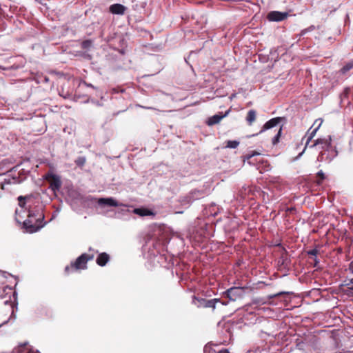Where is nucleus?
<instances>
[{"mask_svg": "<svg viewBox=\"0 0 353 353\" xmlns=\"http://www.w3.org/2000/svg\"><path fill=\"white\" fill-rule=\"evenodd\" d=\"M18 201L19 205L22 209L27 210L28 213V219L23 221V226L28 232H36L46 224V222L41 225L33 224V221L32 220V218H34L35 223H39L43 221L45 218L43 212V206L39 196H35L32 194L19 196Z\"/></svg>", "mask_w": 353, "mask_h": 353, "instance_id": "1", "label": "nucleus"}, {"mask_svg": "<svg viewBox=\"0 0 353 353\" xmlns=\"http://www.w3.org/2000/svg\"><path fill=\"white\" fill-rule=\"evenodd\" d=\"M192 303L198 307H212L213 309L215 308L216 303H221L222 305H226V303L221 302L219 299L207 300L203 298L196 297V296H193Z\"/></svg>", "mask_w": 353, "mask_h": 353, "instance_id": "2", "label": "nucleus"}, {"mask_svg": "<svg viewBox=\"0 0 353 353\" xmlns=\"http://www.w3.org/2000/svg\"><path fill=\"white\" fill-rule=\"evenodd\" d=\"M94 254H88L83 253L80 255L74 262L71 263V267L75 270L82 269L85 270L87 268V262L90 260L93 259Z\"/></svg>", "mask_w": 353, "mask_h": 353, "instance_id": "3", "label": "nucleus"}, {"mask_svg": "<svg viewBox=\"0 0 353 353\" xmlns=\"http://www.w3.org/2000/svg\"><path fill=\"white\" fill-rule=\"evenodd\" d=\"M44 179L49 181L50 188L52 191L56 192L60 190L62 183L59 175L50 172L46 174Z\"/></svg>", "mask_w": 353, "mask_h": 353, "instance_id": "4", "label": "nucleus"}, {"mask_svg": "<svg viewBox=\"0 0 353 353\" xmlns=\"http://www.w3.org/2000/svg\"><path fill=\"white\" fill-rule=\"evenodd\" d=\"M285 121V117H275V118H273L270 120H269L268 121H267L263 127V129L260 131V132H263V131L265 130H269V129H271L275 126H277V125H279V130L278 131V132H281L282 130H283V123Z\"/></svg>", "mask_w": 353, "mask_h": 353, "instance_id": "5", "label": "nucleus"}, {"mask_svg": "<svg viewBox=\"0 0 353 353\" xmlns=\"http://www.w3.org/2000/svg\"><path fill=\"white\" fill-rule=\"evenodd\" d=\"M244 288L232 287L226 290L223 294L230 301H235L237 299L243 296Z\"/></svg>", "mask_w": 353, "mask_h": 353, "instance_id": "6", "label": "nucleus"}, {"mask_svg": "<svg viewBox=\"0 0 353 353\" xmlns=\"http://www.w3.org/2000/svg\"><path fill=\"white\" fill-rule=\"evenodd\" d=\"M316 134H310L309 137L306 138L305 136L302 138L301 143H299L296 145V149L299 150L301 148V146L304 145L302 150L298 154V155L294 157L292 161H295L301 158V157L303 154L305 152V149L309 146L310 142L312 141L313 137L315 136Z\"/></svg>", "mask_w": 353, "mask_h": 353, "instance_id": "7", "label": "nucleus"}, {"mask_svg": "<svg viewBox=\"0 0 353 353\" xmlns=\"http://www.w3.org/2000/svg\"><path fill=\"white\" fill-rule=\"evenodd\" d=\"M97 203L100 206H112V207H120V206H127L126 205L117 201L113 197H107V198H100L97 200Z\"/></svg>", "mask_w": 353, "mask_h": 353, "instance_id": "8", "label": "nucleus"}, {"mask_svg": "<svg viewBox=\"0 0 353 353\" xmlns=\"http://www.w3.org/2000/svg\"><path fill=\"white\" fill-rule=\"evenodd\" d=\"M230 112V110H228L224 114L223 112H219L218 114L209 117L205 123L209 126L217 124L221 121L222 119L227 117Z\"/></svg>", "mask_w": 353, "mask_h": 353, "instance_id": "9", "label": "nucleus"}, {"mask_svg": "<svg viewBox=\"0 0 353 353\" xmlns=\"http://www.w3.org/2000/svg\"><path fill=\"white\" fill-rule=\"evenodd\" d=\"M287 12H281L279 11H271L268 14L267 19L270 21H281L288 17Z\"/></svg>", "mask_w": 353, "mask_h": 353, "instance_id": "10", "label": "nucleus"}, {"mask_svg": "<svg viewBox=\"0 0 353 353\" xmlns=\"http://www.w3.org/2000/svg\"><path fill=\"white\" fill-rule=\"evenodd\" d=\"M296 347L305 353H318L317 349L316 347L312 349V345L307 342L299 341L296 343Z\"/></svg>", "mask_w": 353, "mask_h": 353, "instance_id": "11", "label": "nucleus"}, {"mask_svg": "<svg viewBox=\"0 0 353 353\" xmlns=\"http://www.w3.org/2000/svg\"><path fill=\"white\" fill-rule=\"evenodd\" d=\"M12 171H9L8 172V175L6 178H4L3 181L0 183L1 188L2 190L6 189V185L9 184H17L20 182L19 177L17 176H12L11 173Z\"/></svg>", "mask_w": 353, "mask_h": 353, "instance_id": "12", "label": "nucleus"}, {"mask_svg": "<svg viewBox=\"0 0 353 353\" xmlns=\"http://www.w3.org/2000/svg\"><path fill=\"white\" fill-rule=\"evenodd\" d=\"M331 145V137L327 136V138L325 139H316L314 142L310 145V148H313L314 146L321 145L322 149L328 148Z\"/></svg>", "mask_w": 353, "mask_h": 353, "instance_id": "13", "label": "nucleus"}, {"mask_svg": "<svg viewBox=\"0 0 353 353\" xmlns=\"http://www.w3.org/2000/svg\"><path fill=\"white\" fill-rule=\"evenodd\" d=\"M109 10L110 12L114 14L123 15L127 10V8L120 3H114L110 6Z\"/></svg>", "mask_w": 353, "mask_h": 353, "instance_id": "14", "label": "nucleus"}, {"mask_svg": "<svg viewBox=\"0 0 353 353\" xmlns=\"http://www.w3.org/2000/svg\"><path fill=\"white\" fill-rule=\"evenodd\" d=\"M203 193L199 190H194L190 193L188 196H187L182 202L184 203L190 204L193 201L198 199L199 196H202Z\"/></svg>", "mask_w": 353, "mask_h": 353, "instance_id": "15", "label": "nucleus"}, {"mask_svg": "<svg viewBox=\"0 0 353 353\" xmlns=\"http://www.w3.org/2000/svg\"><path fill=\"white\" fill-rule=\"evenodd\" d=\"M286 292H278L276 294H270V295H268L267 299H264V298H261V297H259V298H255L254 300H253V303H256V304H261V305H263L265 303H267L268 300H270V299H272L273 298H275V297H277V296H279L283 294H285Z\"/></svg>", "mask_w": 353, "mask_h": 353, "instance_id": "16", "label": "nucleus"}, {"mask_svg": "<svg viewBox=\"0 0 353 353\" xmlns=\"http://www.w3.org/2000/svg\"><path fill=\"white\" fill-rule=\"evenodd\" d=\"M109 259V255L105 252H103L99 254L97 259V263L99 266H104L108 262Z\"/></svg>", "mask_w": 353, "mask_h": 353, "instance_id": "17", "label": "nucleus"}, {"mask_svg": "<svg viewBox=\"0 0 353 353\" xmlns=\"http://www.w3.org/2000/svg\"><path fill=\"white\" fill-rule=\"evenodd\" d=\"M323 120L322 119L319 118V119H316L314 121V123L312 124V125L311 126V128H310V130H308V132L312 130L311 132H312V133L317 132V131L319 130V128L321 126V125L323 124Z\"/></svg>", "mask_w": 353, "mask_h": 353, "instance_id": "18", "label": "nucleus"}, {"mask_svg": "<svg viewBox=\"0 0 353 353\" xmlns=\"http://www.w3.org/2000/svg\"><path fill=\"white\" fill-rule=\"evenodd\" d=\"M133 213L141 216H145L152 214V212L145 208H134L133 210Z\"/></svg>", "mask_w": 353, "mask_h": 353, "instance_id": "19", "label": "nucleus"}, {"mask_svg": "<svg viewBox=\"0 0 353 353\" xmlns=\"http://www.w3.org/2000/svg\"><path fill=\"white\" fill-rule=\"evenodd\" d=\"M256 112L254 110H250L247 114L246 121L250 125H251L256 120Z\"/></svg>", "mask_w": 353, "mask_h": 353, "instance_id": "20", "label": "nucleus"}, {"mask_svg": "<svg viewBox=\"0 0 353 353\" xmlns=\"http://www.w3.org/2000/svg\"><path fill=\"white\" fill-rule=\"evenodd\" d=\"M28 343L19 346L14 351V353H30L31 350L27 347Z\"/></svg>", "mask_w": 353, "mask_h": 353, "instance_id": "21", "label": "nucleus"}, {"mask_svg": "<svg viewBox=\"0 0 353 353\" xmlns=\"http://www.w3.org/2000/svg\"><path fill=\"white\" fill-rule=\"evenodd\" d=\"M225 148H236L239 145V141L237 140H228L225 142Z\"/></svg>", "mask_w": 353, "mask_h": 353, "instance_id": "22", "label": "nucleus"}, {"mask_svg": "<svg viewBox=\"0 0 353 353\" xmlns=\"http://www.w3.org/2000/svg\"><path fill=\"white\" fill-rule=\"evenodd\" d=\"M81 48L84 50L90 49L92 46V41L90 39L84 40L81 42Z\"/></svg>", "mask_w": 353, "mask_h": 353, "instance_id": "23", "label": "nucleus"}, {"mask_svg": "<svg viewBox=\"0 0 353 353\" xmlns=\"http://www.w3.org/2000/svg\"><path fill=\"white\" fill-rule=\"evenodd\" d=\"M259 154H260L259 152H253L252 154H248L245 156H244V161H248V163L249 164L254 165V163H253L252 161H250V159L251 158H252L253 157H254L255 155H259Z\"/></svg>", "mask_w": 353, "mask_h": 353, "instance_id": "24", "label": "nucleus"}, {"mask_svg": "<svg viewBox=\"0 0 353 353\" xmlns=\"http://www.w3.org/2000/svg\"><path fill=\"white\" fill-rule=\"evenodd\" d=\"M352 68H353V61L348 62L341 68V72L345 74Z\"/></svg>", "mask_w": 353, "mask_h": 353, "instance_id": "25", "label": "nucleus"}, {"mask_svg": "<svg viewBox=\"0 0 353 353\" xmlns=\"http://www.w3.org/2000/svg\"><path fill=\"white\" fill-rule=\"evenodd\" d=\"M287 257L285 255H282L280 258L279 263H281V265L286 266L287 265Z\"/></svg>", "mask_w": 353, "mask_h": 353, "instance_id": "26", "label": "nucleus"}, {"mask_svg": "<svg viewBox=\"0 0 353 353\" xmlns=\"http://www.w3.org/2000/svg\"><path fill=\"white\" fill-rule=\"evenodd\" d=\"M281 134H276L275 137L272 139V144L276 145L279 142V139Z\"/></svg>", "mask_w": 353, "mask_h": 353, "instance_id": "27", "label": "nucleus"}, {"mask_svg": "<svg viewBox=\"0 0 353 353\" xmlns=\"http://www.w3.org/2000/svg\"><path fill=\"white\" fill-rule=\"evenodd\" d=\"M85 162V158L83 157H79L77 161H76V163L79 165V166H82L84 165Z\"/></svg>", "mask_w": 353, "mask_h": 353, "instance_id": "28", "label": "nucleus"}, {"mask_svg": "<svg viewBox=\"0 0 353 353\" xmlns=\"http://www.w3.org/2000/svg\"><path fill=\"white\" fill-rule=\"evenodd\" d=\"M318 252H319L318 250L315 248V249H312V250L307 251V254L316 256L317 255Z\"/></svg>", "mask_w": 353, "mask_h": 353, "instance_id": "29", "label": "nucleus"}, {"mask_svg": "<svg viewBox=\"0 0 353 353\" xmlns=\"http://www.w3.org/2000/svg\"><path fill=\"white\" fill-rule=\"evenodd\" d=\"M315 29V27L314 26H311L310 27H309L308 28H306V29H304L303 30H302L301 32V34H305L308 31H311V30H313Z\"/></svg>", "mask_w": 353, "mask_h": 353, "instance_id": "30", "label": "nucleus"}, {"mask_svg": "<svg viewBox=\"0 0 353 353\" xmlns=\"http://www.w3.org/2000/svg\"><path fill=\"white\" fill-rule=\"evenodd\" d=\"M317 174H318V176H319L321 177V179H324L325 175H324V173L321 170L318 172Z\"/></svg>", "mask_w": 353, "mask_h": 353, "instance_id": "31", "label": "nucleus"}, {"mask_svg": "<svg viewBox=\"0 0 353 353\" xmlns=\"http://www.w3.org/2000/svg\"><path fill=\"white\" fill-rule=\"evenodd\" d=\"M211 214L214 216H215L218 214V210L216 211L214 208H210Z\"/></svg>", "mask_w": 353, "mask_h": 353, "instance_id": "32", "label": "nucleus"}, {"mask_svg": "<svg viewBox=\"0 0 353 353\" xmlns=\"http://www.w3.org/2000/svg\"><path fill=\"white\" fill-rule=\"evenodd\" d=\"M353 284V279H351L350 280H348V282L347 283L345 284V285L346 286H348L350 287V285L352 286V285Z\"/></svg>", "mask_w": 353, "mask_h": 353, "instance_id": "33", "label": "nucleus"}, {"mask_svg": "<svg viewBox=\"0 0 353 353\" xmlns=\"http://www.w3.org/2000/svg\"><path fill=\"white\" fill-rule=\"evenodd\" d=\"M349 270L352 273H353V261L349 264Z\"/></svg>", "mask_w": 353, "mask_h": 353, "instance_id": "34", "label": "nucleus"}, {"mask_svg": "<svg viewBox=\"0 0 353 353\" xmlns=\"http://www.w3.org/2000/svg\"><path fill=\"white\" fill-rule=\"evenodd\" d=\"M72 268L71 267V265H70V266L67 265V266L65 268V272L67 274H68V273H69L70 270V269H72Z\"/></svg>", "mask_w": 353, "mask_h": 353, "instance_id": "35", "label": "nucleus"}, {"mask_svg": "<svg viewBox=\"0 0 353 353\" xmlns=\"http://www.w3.org/2000/svg\"><path fill=\"white\" fill-rule=\"evenodd\" d=\"M85 200L86 201H93L94 200V198L92 196H88L85 198Z\"/></svg>", "mask_w": 353, "mask_h": 353, "instance_id": "36", "label": "nucleus"}, {"mask_svg": "<svg viewBox=\"0 0 353 353\" xmlns=\"http://www.w3.org/2000/svg\"><path fill=\"white\" fill-rule=\"evenodd\" d=\"M130 211L129 210H121V212H122L123 214H125V213H128V212H130Z\"/></svg>", "mask_w": 353, "mask_h": 353, "instance_id": "37", "label": "nucleus"}, {"mask_svg": "<svg viewBox=\"0 0 353 353\" xmlns=\"http://www.w3.org/2000/svg\"><path fill=\"white\" fill-rule=\"evenodd\" d=\"M11 318H14V319L16 318V316H15V314H14V311H13V310L12 311V314H11V315H10V319H11Z\"/></svg>", "mask_w": 353, "mask_h": 353, "instance_id": "38", "label": "nucleus"}, {"mask_svg": "<svg viewBox=\"0 0 353 353\" xmlns=\"http://www.w3.org/2000/svg\"><path fill=\"white\" fill-rule=\"evenodd\" d=\"M219 353H229L228 350H223L219 352Z\"/></svg>", "mask_w": 353, "mask_h": 353, "instance_id": "39", "label": "nucleus"}, {"mask_svg": "<svg viewBox=\"0 0 353 353\" xmlns=\"http://www.w3.org/2000/svg\"><path fill=\"white\" fill-rule=\"evenodd\" d=\"M8 322V320L5 321L3 323H2L1 324H0V328H1L3 325H6Z\"/></svg>", "mask_w": 353, "mask_h": 353, "instance_id": "40", "label": "nucleus"}, {"mask_svg": "<svg viewBox=\"0 0 353 353\" xmlns=\"http://www.w3.org/2000/svg\"><path fill=\"white\" fill-rule=\"evenodd\" d=\"M314 263H315V265H316L317 263H319V259H318L316 257H315V258H314Z\"/></svg>", "mask_w": 353, "mask_h": 353, "instance_id": "41", "label": "nucleus"}, {"mask_svg": "<svg viewBox=\"0 0 353 353\" xmlns=\"http://www.w3.org/2000/svg\"><path fill=\"white\" fill-rule=\"evenodd\" d=\"M215 208H216V209H217V210H219V207H216L215 204H213V205H212L210 206V208H212V209H213V208L214 209Z\"/></svg>", "mask_w": 353, "mask_h": 353, "instance_id": "42", "label": "nucleus"}, {"mask_svg": "<svg viewBox=\"0 0 353 353\" xmlns=\"http://www.w3.org/2000/svg\"><path fill=\"white\" fill-rule=\"evenodd\" d=\"M146 4H147V1H145L144 2H143L142 8H144Z\"/></svg>", "mask_w": 353, "mask_h": 353, "instance_id": "43", "label": "nucleus"}, {"mask_svg": "<svg viewBox=\"0 0 353 353\" xmlns=\"http://www.w3.org/2000/svg\"><path fill=\"white\" fill-rule=\"evenodd\" d=\"M10 302H11V301H10V300H9V301H6L4 302V303H5L6 305H7V304L10 303Z\"/></svg>", "mask_w": 353, "mask_h": 353, "instance_id": "44", "label": "nucleus"}, {"mask_svg": "<svg viewBox=\"0 0 353 353\" xmlns=\"http://www.w3.org/2000/svg\"><path fill=\"white\" fill-rule=\"evenodd\" d=\"M349 290H350V291H353V285H352V286L349 287Z\"/></svg>", "mask_w": 353, "mask_h": 353, "instance_id": "45", "label": "nucleus"}, {"mask_svg": "<svg viewBox=\"0 0 353 353\" xmlns=\"http://www.w3.org/2000/svg\"><path fill=\"white\" fill-rule=\"evenodd\" d=\"M36 353H39V352L38 351H37Z\"/></svg>", "mask_w": 353, "mask_h": 353, "instance_id": "46", "label": "nucleus"}]
</instances>
